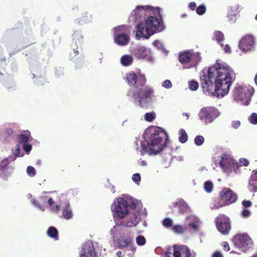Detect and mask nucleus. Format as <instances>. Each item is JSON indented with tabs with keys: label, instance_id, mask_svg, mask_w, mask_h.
I'll use <instances>...</instances> for the list:
<instances>
[{
	"label": "nucleus",
	"instance_id": "nucleus-1",
	"mask_svg": "<svg viewBox=\"0 0 257 257\" xmlns=\"http://www.w3.org/2000/svg\"><path fill=\"white\" fill-rule=\"evenodd\" d=\"M235 79L233 69L218 60L213 66L201 71L200 83L206 94L223 97L228 94Z\"/></svg>",
	"mask_w": 257,
	"mask_h": 257
},
{
	"label": "nucleus",
	"instance_id": "nucleus-2",
	"mask_svg": "<svg viewBox=\"0 0 257 257\" xmlns=\"http://www.w3.org/2000/svg\"><path fill=\"white\" fill-rule=\"evenodd\" d=\"M145 141L142 144V151L150 155H157L166 145L168 136L161 127H151L145 131Z\"/></svg>",
	"mask_w": 257,
	"mask_h": 257
},
{
	"label": "nucleus",
	"instance_id": "nucleus-3",
	"mask_svg": "<svg viewBox=\"0 0 257 257\" xmlns=\"http://www.w3.org/2000/svg\"><path fill=\"white\" fill-rule=\"evenodd\" d=\"M155 15H158L160 18L150 15L145 20V23H140L137 25L136 35L137 38L140 39L141 37H143L148 39L154 34L164 30L165 27L161 14L156 13Z\"/></svg>",
	"mask_w": 257,
	"mask_h": 257
},
{
	"label": "nucleus",
	"instance_id": "nucleus-4",
	"mask_svg": "<svg viewBox=\"0 0 257 257\" xmlns=\"http://www.w3.org/2000/svg\"><path fill=\"white\" fill-rule=\"evenodd\" d=\"M127 201L122 197H118L115 199L111 205L110 209L112 212L113 220L116 226H121L123 225V222L120 221L125 218L129 213L127 208Z\"/></svg>",
	"mask_w": 257,
	"mask_h": 257
},
{
	"label": "nucleus",
	"instance_id": "nucleus-5",
	"mask_svg": "<svg viewBox=\"0 0 257 257\" xmlns=\"http://www.w3.org/2000/svg\"><path fill=\"white\" fill-rule=\"evenodd\" d=\"M154 90L149 85L145 84L143 86H139L136 89H130L127 92V96L135 100L138 99L139 105L142 107L148 106V99H151L154 96Z\"/></svg>",
	"mask_w": 257,
	"mask_h": 257
},
{
	"label": "nucleus",
	"instance_id": "nucleus-6",
	"mask_svg": "<svg viewBox=\"0 0 257 257\" xmlns=\"http://www.w3.org/2000/svg\"><path fill=\"white\" fill-rule=\"evenodd\" d=\"M160 14V8H153L150 6H137L133 11L130 17L129 20L134 22L143 23L142 20L151 14Z\"/></svg>",
	"mask_w": 257,
	"mask_h": 257
},
{
	"label": "nucleus",
	"instance_id": "nucleus-7",
	"mask_svg": "<svg viewBox=\"0 0 257 257\" xmlns=\"http://www.w3.org/2000/svg\"><path fill=\"white\" fill-rule=\"evenodd\" d=\"M231 242L240 252H245L251 247L252 240L247 234L240 233L232 237Z\"/></svg>",
	"mask_w": 257,
	"mask_h": 257
},
{
	"label": "nucleus",
	"instance_id": "nucleus-8",
	"mask_svg": "<svg viewBox=\"0 0 257 257\" xmlns=\"http://www.w3.org/2000/svg\"><path fill=\"white\" fill-rule=\"evenodd\" d=\"M253 92L254 89L252 86L238 85L234 88L233 96L236 100L247 101L246 104H248Z\"/></svg>",
	"mask_w": 257,
	"mask_h": 257
},
{
	"label": "nucleus",
	"instance_id": "nucleus-9",
	"mask_svg": "<svg viewBox=\"0 0 257 257\" xmlns=\"http://www.w3.org/2000/svg\"><path fill=\"white\" fill-rule=\"evenodd\" d=\"M217 230L223 235H228L231 230V221L228 217L224 214H219L215 219Z\"/></svg>",
	"mask_w": 257,
	"mask_h": 257
},
{
	"label": "nucleus",
	"instance_id": "nucleus-10",
	"mask_svg": "<svg viewBox=\"0 0 257 257\" xmlns=\"http://www.w3.org/2000/svg\"><path fill=\"white\" fill-rule=\"evenodd\" d=\"M220 114L217 109L212 106L202 108L199 112V117L205 123H211Z\"/></svg>",
	"mask_w": 257,
	"mask_h": 257
},
{
	"label": "nucleus",
	"instance_id": "nucleus-11",
	"mask_svg": "<svg viewBox=\"0 0 257 257\" xmlns=\"http://www.w3.org/2000/svg\"><path fill=\"white\" fill-rule=\"evenodd\" d=\"M125 77L127 84L134 86L135 89L139 86H143L147 82L146 77L143 74L137 75L135 73H127Z\"/></svg>",
	"mask_w": 257,
	"mask_h": 257
},
{
	"label": "nucleus",
	"instance_id": "nucleus-12",
	"mask_svg": "<svg viewBox=\"0 0 257 257\" xmlns=\"http://www.w3.org/2000/svg\"><path fill=\"white\" fill-rule=\"evenodd\" d=\"M124 27L119 26L114 29V42L119 46H124L128 44L130 37L124 33Z\"/></svg>",
	"mask_w": 257,
	"mask_h": 257
},
{
	"label": "nucleus",
	"instance_id": "nucleus-13",
	"mask_svg": "<svg viewBox=\"0 0 257 257\" xmlns=\"http://www.w3.org/2000/svg\"><path fill=\"white\" fill-rule=\"evenodd\" d=\"M219 198L224 205H229L235 202L237 196L231 189L224 188L219 192Z\"/></svg>",
	"mask_w": 257,
	"mask_h": 257
},
{
	"label": "nucleus",
	"instance_id": "nucleus-14",
	"mask_svg": "<svg viewBox=\"0 0 257 257\" xmlns=\"http://www.w3.org/2000/svg\"><path fill=\"white\" fill-rule=\"evenodd\" d=\"M255 43L254 38L250 35H247L242 38L239 42V49L244 52L250 51Z\"/></svg>",
	"mask_w": 257,
	"mask_h": 257
},
{
	"label": "nucleus",
	"instance_id": "nucleus-15",
	"mask_svg": "<svg viewBox=\"0 0 257 257\" xmlns=\"http://www.w3.org/2000/svg\"><path fill=\"white\" fill-rule=\"evenodd\" d=\"M234 160L226 154H223L219 163V166L225 171L231 169L234 166Z\"/></svg>",
	"mask_w": 257,
	"mask_h": 257
},
{
	"label": "nucleus",
	"instance_id": "nucleus-16",
	"mask_svg": "<svg viewBox=\"0 0 257 257\" xmlns=\"http://www.w3.org/2000/svg\"><path fill=\"white\" fill-rule=\"evenodd\" d=\"M173 255L174 257H190V249L186 245H175Z\"/></svg>",
	"mask_w": 257,
	"mask_h": 257
},
{
	"label": "nucleus",
	"instance_id": "nucleus-17",
	"mask_svg": "<svg viewBox=\"0 0 257 257\" xmlns=\"http://www.w3.org/2000/svg\"><path fill=\"white\" fill-rule=\"evenodd\" d=\"M95 254L93 244L92 242H87L83 245L80 257H93Z\"/></svg>",
	"mask_w": 257,
	"mask_h": 257
},
{
	"label": "nucleus",
	"instance_id": "nucleus-18",
	"mask_svg": "<svg viewBox=\"0 0 257 257\" xmlns=\"http://www.w3.org/2000/svg\"><path fill=\"white\" fill-rule=\"evenodd\" d=\"M171 209L177 208L179 213H186L189 211V207L186 202L183 199H178L175 202H173L170 206Z\"/></svg>",
	"mask_w": 257,
	"mask_h": 257
},
{
	"label": "nucleus",
	"instance_id": "nucleus-19",
	"mask_svg": "<svg viewBox=\"0 0 257 257\" xmlns=\"http://www.w3.org/2000/svg\"><path fill=\"white\" fill-rule=\"evenodd\" d=\"M198 57V56L194 53H191L189 51H185L182 53L179 54V60L182 64H187L192 61L195 58Z\"/></svg>",
	"mask_w": 257,
	"mask_h": 257
},
{
	"label": "nucleus",
	"instance_id": "nucleus-20",
	"mask_svg": "<svg viewBox=\"0 0 257 257\" xmlns=\"http://www.w3.org/2000/svg\"><path fill=\"white\" fill-rule=\"evenodd\" d=\"M73 41L74 42L75 45L77 46L76 49H73L74 56H77L79 52L77 50L78 45H80L83 43V37L82 34L79 31H75L72 35Z\"/></svg>",
	"mask_w": 257,
	"mask_h": 257
},
{
	"label": "nucleus",
	"instance_id": "nucleus-21",
	"mask_svg": "<svg viewBox=\"0 0 257 257\" xmlns=\"http://www.w3.org/2000/svg\"><path fill=\"white\" fill-rule=\"evenodd\" d=\"M148 54L147 49L144 46H139L134 50L135 56L138 59L146 58Z\"/></svg>",
	"mask_w": 257,
	"mask_h": 257
},
{
	"label": "nucleus",
	"instance_id": "nucleus-22",
	"mask_svg": "<svg viewBox=\"0 0 257 257\" xmlns=\"http://www.w3.org/2000/svg\"><path fill=\"white\" fill-rule=\"evenodd\" d=\"M133 242L132 238L130 236H120L117 239L118 247L120 248L127 247Z\"/></svg>",
	"mask_w": 257,
	"mask_h": 257
},
{
	"label": "nucleus",
	"instance_id": "nucleus-23",
	"mask_svg": "<svg viewBox=\"0 0 257 257\" xmlns=\"http://www.w3.org/2000/svg\"><path fill=\"white\" fill-rule=\"evenodd\" d=\"M139 218L138 217V212H135L133 214L132 216L131 217L130 220L127 221L123 225L126 227H132L136 226L139 222Z\"/></svg>",
	"mask_w": 257,
	"mask_h": 257
},
{
	"label": "nucleus",
	"instance_id": "nucleus-24",
	"mask_svg": "<svg viewBox=\"0 0 257 257\" xmlns=\"http://www.w3.org/2000/svg\"><path fill=\"white\" fill-rule=\"evenodd\" d=\"M47 234L50 237L56 240L58 239V231L57 229L53 227H50L47 230Z\"/></svg>",
	"mask_w": 257,
	"mask_h": 257
},
{
	"label": "nucleus",
	"instance_id": "nucleus-25",
	"mask_svg": "<svg viewBox=\"0 0 257 257\" xmlns=\"http://www.w3.org/2000/svg\"><path fill=\"white\" fill-rule=\"evenodd\" d=\"M133 57L129 55H123L120 59L121 63L124 66L131 65L133 63Z\"/></svg>",
	"mask_w": 257,
	"mask_h": 257
},
{
	"label": "nucleus",
	"instance_id": "nucleus-26",
	"mask_svg": "<svg viewBox=\"0 0 257 257\" xmlns=\"http://www.w3.org/2000/svg\"><path fill=\"white\" fill-rule=\"evenodd\" d=\"M62 215L66 219H69L72 217L73 214L69 205H67L66 207L63 209Z\"/></svg>",
	"mask_w": 257,
	"mask_h": 257
},
{
	"label": "nucleus",
	"instance_id": "nucleus-27",
	"mask_svg": "<svg viewBox=\"0 0 257 257\" xmlns=\"http://www.w3.org/2000/svg\"><path fill=\"white\" fill-rule=\"evenodd\" d=\"M188 140V136L184 129H181L179 133V140L181 143H185Z\"/></svg>",
	"mask_w": 257,
	"mask_h": 257
},
{
	"label": "nucleus",
	"instance_id": "nucleus-28",
	"mask_svg": "<svg viewBox=\"0 0 257 257\" xmlns=\"http://www.w3.org/2000/svg\"><path fill=\"white\" fill-rule=\"evenodd\" d=\"M214 39L217 41L218 43L224 40V37L222 32L220 31H216L214 33Z\"/></svg>",
	"mask_w": 257,
	"mask_h": 257
},
{
	"label": "nucleus",
	"instance_id": "nucleus-29",
	"mask_svg": "<svg viewBox=\"0 0 257 257\" xmlns=\"http://www.w3.org/2000/svg\"><path fill=\"white\" fill-rule=\"evenodd\" d=\"M236 14L235 11H233L232 10H229L228 11V19H229V22L230 23H234L236 21Z\"/></svg>",
	"mask_w": 257,
	"mask_h": 257
},
{
	"label": "nucleus",
	"instance_id": "nucleus-30",
	"mask_svg": "<svg viewBox=\"0 0 257 257\" xmlns=\"http://www.w3.org/2000/svg\"><path fill=\"white\" fill-rule=\"evenodd\" d=\"M213 187V184L210 181H206L204 184L203 187L205 192L208 193H210L212 191Z\"/></svg>",
	"mask_w": 257,
	"mask_h": 257
},
{
	"label": "nucleus",
	"instance_id": "nucleus-31",
	"mask_svg": "<svg viewBox=\"0 0 257 257\" xmlns=\"http://www.w3.org/2000/svg\"><path fill=\"white\" fill-rule=\"evenodd\" d=\"M186 229V227L180 225H175L173 227V231L177 234L183 233L185 231Z\"/></svg>",
	"mask_w": 257,
	"mask_h": 257
},
{
	"label": "nucleus",
	"instance_id": "nucleus-32",
	"mask_svg": "<svg viewBox=\"0 0 257 257\" xmlns=\"http://www.w3.org/2000/svg\"><path fill=\"white\" fill-rule=\"evenodd\" d=\"M29 137L25 134H21L18 136L19 143L21 144H25L29 141Z\"/></svg>",
	"mask_w": 257,
	"mask_h": 257
},
{
	"label": "nucleus",
	"instance_id": "nucleus-33",
	"mask_svg": "<svg viewBox=\"0 0 257 257\" xmlns=\"http://www.w3.org/2000/svg\"><path fill=\"white\" fill-rule=\"evenodd\" d=\"M155 115L154 112H148L145 115V119L147 121L151 122L155 118Z\"/></svg>",
	"mask_w": 257,
	"mask_h": 257
},
{
	"label": "nucleus",
	"instance_id": "nucleus-34",
	"mask_svg": "<svg viewBox=\"0 0 257 257\" xmlns=\"http://www.w3.org/2000/svg\"><path fill=\"white\" fill-rule=\"evenodd\" d=\"M163 225L166 228H169L173 226V220L170 218H166L162 221Z\"/></svg>",
	"mask_w": 257,
	"mask_h": 257
},
{
	"label": "nucleus",
	"instance_id": "nucleus-35",
	"mask_svg": "<svg viewBox=\"0 0 257 257\" xmlns=\"http://www.w3.org/2000/svg\"><path fill=\"white\" fill-rule=\"evenodd\" d=\"M248 189L252 192L257 191V183L249 180Z\"/></svg>",
	"mask_w": 257,
	"mask_h": 257
},
{
	"label": "nucleus",
	"instance_id": "nucleus-36",
	"mask_svg": "<svg viewBox=\"0 0 257 257\" xmlns=\"http://www.w3.org/2000/svg\"><path fill=\"white\" fill-rule=\"evenodd\" d=\"M189 88L192 91L196 90L199 87V84L197 81L191 80L189 83Z\"/></svg>",
	"mask_w": 257,
	"mask_h": 257
},
{
	"label": "nucleus",
	"instance_id": "nucleus-37",
	"mask_svg": "<svg viewBox=\"0 0 257 257\" xmlns=\"http://www.w3.org/2000/svg\"><path fill=\"white\" fill-rule=\"evenodd\" d=\"M206 11V8L204 5L199 6L196 10V13L198 15H202L205 13Z\"/></svg>",
	"mask_w": 257,
	"mask_h": 257
},
{
	"label": "nucleus",
	"instance_id": "nucleus-38",
	"mask_svg": "<svg viewBox=\"0 0 257 257\" xmlns=\"http://www.w3.org/2000/svg\"><path fill=\"white\" fill-rule=\"evenodd\" d=\"M194 142L197 146H201L204 142V138L202 136H197L194 139Z\"/></svg>",
	"mask_w": 257,
	"mask_h": 257
},
{
	"label": "nucleus",
	"instance_id": "nucleus-39",
	"mask_svg": "<svg viewBox=\"0 0 257 257\" xmlns=\"http://www.w3.org/2000/svg\"><path fill=\"white\" fill-rule=\"evenodd\" d=\"M146 240L143 235H139L136 238V242L139 245H143L146 243Z\"/></svg>",
	"mask_w": 257,
	"mask_h": 257
},
{
	"label": "nucleus",
	"instance_id": "nucleus-40",
	"mask_svg": "<svg viewBox=\"0 0 257 257\" xmlns=\"http://www.w3.org/2000/svg\"><path fill=\"white\" fill-rule=\"evenodd\" d=\"M10 164V161L8 158L3 160L0 163V170H3L7 168L8 165Z\"/></svg>",
	"mask_w": 257,
	"mask_h": 257
},
{
	"label": "nucleus",
	"instance_id": "nucleus-41",
	"mask_svg": "<svg viewBox=\"0 0 257 257\" xmlns=\"http://www.w3.org/2000/svg\"><path fill=\"white\" fill-rule=\"evenodd\" d=\"M27 173L29 176L34 177L36 174V170L33 167L29 166L27 168Z\"/></svg>",
	"mask_w": 257,
	"mask_h": 257
},
{
	"label": "nucleus",
	"instance_id": "nucleus-42",
	"mask_svg": "<svg viewBox=\"0 0 257 257\" xmlns=\"http://www.w3.org/2000/svg\"><path fill=\"white\" fill-rule=\"evenodd\" d=\"M250 122L253 124H257V113H253L250 117Z\"/></svg>",
	"mask_w": 257,
	"mask_h": 257
},
{
	"label": "nucleus",
	"instance_id": "nucleus-43",
	"mask_svg": "<svg viewBox=\"0 0 257 257\" xmlns=\"http://www.w3.org/2000/svg\"><path fill=\"white\" fill-rule=\"evenodd\" d=\"M250 215H251V212L246 209H243V210L241 212V216L244 218L248 217Z\"/></svg>",
	"mask_w": 257,
	"mask_h": 257
},
{
	"label": "nucleus",
	"instance_id": "nucleus-44",
	"mask_svg": "<svg viewBox=\"0 0 257 257\" xmlns=\"http://www.w3.org/2000/svg\"><path fill=\"white\" fill-rule=\"evenodd\" d=\"M32 148V147L31 145L29 144L28 143L24 144L23 146V149L25 150V151L27 153H29L31 151Z\"/></svg>",
	"mask_w": 257,
	"mask_h": 257
},
{
	"label": "nucleus",
	"instance_id": "nucleus-45",
	"mask_svg": "<svg viewBox=\"0 0 257 257\" xmlns=\"http://www.w3.org/2000/svg\"><path fill=\"white\" fill-rule=\"evenodd\" d=\"M239 164L241 166L246 167L249 165V162L245 158H241L239 160Z\"/></svg>",
	"mask_w": 257,
	"mask_h": 257
},
{
	"label": "nucleus",
	"instance_id": "nucleus-46",
	"mask_svg": "<svg viewBox=\"0 0 257 257\" xmlns=\"http://www.w3.org/2000/svg\"><path fill=\"white\" fill-rule=\"evenodd\" d=\"M133 181L138 183L141 180V175L139 173H136L132 176Z\"/></svg>",
	"mask_w": 257,
	"mask_h": 257
},
{
	"label": "nucleus",
	"instance_id": "nucleus-47",
	"mask_svg": "<svg viewBox=\"0 0 257 257\" xmlns=\"http://www.w3.org/2000/svg\"><path fill=\"white\" fill-rule=\"evenodd\" d=\"M163 86L166 88H170L172 86V83L169 80H165L162 84Z\"/></svg>",
	"mask_w": 257,
	"mask_h": 257
},
{
	"label": "nucleus",
	"instance_id": "nucleus-48",
	"mask_svg": "<svg viewBox=\"0 0 257 257\" xmlns=\"http://www.w3.org/2000/svg\"><path fill=\"white\" fill-rule=\"evenodd\" d=\"M128 207L133 209H135L137 208V204L134 201L127 202V208H128Z\"/></svg>",
	"mask_w": 257,
	"mask_h": 257
},
{
	"label": "nucleus",
	"instance_id": "nucleus-49",
	"mask_svg": "<svg viewBox=\"0 0 257 257\" xmlns=\"http://www.w3.org/2000/svg\"><path fill=\"white\" fill-rule=\"evenodd\" d=\"M242 205L245 207H249L252 205V202L249 200H244L242 202Z\"/></svg>",
	"mask_w": 257,
	"mask_h": 257
},
{
	"label": "nucleus",
	"instance_id": "nucleus-50",
	"mask_svg": "<svg viewBox=\"0 0 257 257\" xmlns=\"http://www.w3.org/2000/svg\"><path fill=\"white\" fill-rule=\"evenodd\" d=\"M13 153L15 155V157H18L20 153V147L19 145L17 146V148L14 151H13Z\"/></svg>",
	"mask_w": 257,
	"mask_h": 257
},
{
	"label": "nucleus",
	"instance_id": "nucleus-51",
	"mask_svg": "<svg viewBox=\"0 0 257 257\" xmlns=\"http://www.w3.org/2000/svg\"><path fill=\"white\" fill-rule=\"evenodd\" d=\"M220 46L223 49L225 52L230 53L231 52L230 46L226 44L224 45L223 44H221Z\"/></svg>",
	"mask_w": 257,
	"mask_h": 257
},
{
	"label": "nucleus",
	"instance_id": "nucleus-52",
	"mask_svg": "<svg viewBox=\"0 0 257 257\" xmlns=\"http://www.w3.org/2000/svg\"><path fill=\"white\" fill-rule=\"evenodd\" d=\"M4 133L7 137L11 136L13 134V131L11 128H7L5 130Z\"/></svg>",
	"mask_w": 257,
	"mask_h": 257
},
{
	"label": "nucleus",
	"instance_id": "nucleus-53",
	"mask_svg": "<svg viewBox=\"0 0 257 257\" xmlns=\"http://www.w3.org/2000/svg\"><path fill=\"white\" fill-rule=\"evenodd\" d=\"M253 174L251 175L249 180L252 181V182L257 183V173L253 172Z\"/></svg>",
	"mask_w": 257,
	"mask_h": 257
},
{
	"label": "nucleus",
	"instance_id": "nucleus-54",
	"mask_svg": "<svg viewBox=\"0 0 257 257\" xmlns=\"http://www.w3.org/2000/svg\"><path fill=\"white\" fill-rule=\"evenodd\" d=\"M222 246L224 250L226 251H228L230 250V247L228 244V243L226 241H224L222 242Z\"/></svg>",
	"mask_w": 257,
	"mask_h": 257
},
{
	"label": "nucleus",
	"instance_id": "nucleus-55",
	"mask_svg": "<svg viewBox=\"0 0 257 257\" xmlns=\"http://www.w3.org/2000/svg\"><path fill=\"white\" fill-rule=\"evenodd\" d=\"M188 7L191 10L194 11L196 8V3L193 2H191L189 5Z\"/></svg>",
	"mask_w": 257,
	"mask_h": 257
},
{
	"label": "nucleus",
	"instance_id": "nucleus-56",
	"mask_svg": "<svg viewBox=\"0 0 257 257\" xmlns=\"http://www.w3.org/2000/svg\"><path fill=\"white\" fill-rule=\"evenodd\" d=\"M240 124V122L238 120L233 121L232 122V126L233 127H234L235 128H238Z\"/></svg>",
	"mask_w": 257,
	"mask_h": 257
},
{
	"label": "nucleus",
	"instance_id": "nucleus-57",
	"mask_svg": "<svg viewBox=\"0 0 257 257\" xmlns=\"http://www.w3.org/2000/svg\"><path fill=\"white\" fill-rule=\"evenodd\" d=\"M212 257H223V255L220 252L216 251L213 254Z\"/></svg>",
	"mask_w": 257,
	"mask_h": 257
},
{
	"label": "nucleus",
	"instance_id": "nucleus-58",
	"mask_svg": "<svg viewBox=\"0 0 257 257\" xmlns=\"http://www.w3.org/2000/svg\"><path fill=\"white\" fill-rule=\"evenodd\" d=\"M85 18L83 20L85 22H90L92 21L91 16L89 15V18L87 16H85Z\"/></svg>",
	"mask_w": 257,
	"mask_h": 257
},
{
	"label": "nucleus",
	"instance_id": "nucleus-59",
	"mask_svg": "<svg viewBox=\"0 0 257 257\" xmlns=\"http://www.w3.org/2000/svg\"><path fill=\"white\" fill-rule=\"evenodd\" d=\"M47 202H48V204L50 206H52L54 204V200H53V199L52 198H50L48 200Z\"/></svg>",
	"mask_w": 257,
	"mask_h": 257
},
{
	"label": "nucleus",
	"instance_id": "nucleus-60",
	"mask_svg": "<svg viewBox=\"0 0 257 257\" xmlns=\"http://www.w3.org/2000/svg\"><path fill=\"white\" fill-rule=\"evenodd\" d=\"M33 203L39 208H41V206L38 204V201L36 200H33Z\"/></svg>",
	"mask_w": 257,
	"mask_h": 257
},
{
	"label": "nucleus",
	"instance_id": "nucleus-61",
	"mask_svg": "<svg viewBox=\"0 0 257 257\" xmlns=\"http://www.w3.org/2000/svg\"><path fill=\"white\" fill-rule=\"evenodd\" d=\"M166 257H174L173 253H171V252H167L166 253Z\"/></svg>",
	"mask_w": 257,
	"mask_h": 257
},
{
	"label": "nucleus",
	"instance_id": "nucleus-62",
	"mask_svg": "<svg viewBox=\"0 0 257 257\" xmlns=\"http://www.w3.org/2000/svg\"><path fill=\"white\" fill-rule=\"evenodd\" d=\"M116 255H117V257H122V252L120 251H117Z\"/></svg>",
	"mask_w": 257,
	"mask_h": 257
},
{
	"label": "nucleus",
	"instance_id": "nucleus-63",
	"mask_svg": "<svg viewBox=\"0 0 257 257\" xmlns=\"http://www.w3.org/2000/svg\"><path fill=\"white\" fill-rule=\"evenodd\" d=\"M46 199H47V197L46 196H42L41 197V199L42 200L43 202H46Z\"/></svg>",
	"mask_w": 257,
	"mask_h": 257
},
{
	"label": "nucleus",
	"instance_id": "nucleus-64",
	"mask_svg": "<svg viewBox=\"0 0 257 257\" xmlns=\"http://www.w3.org/2000/svg\"><path fill=\"white\" fill-rule=\"evenodd\" d=\"M60 210V206L59 205H56L55 206V211L58 212Z\"/></svg>",
	"mask_w": 257,
	"mask_h": 257
}]
</instances>
